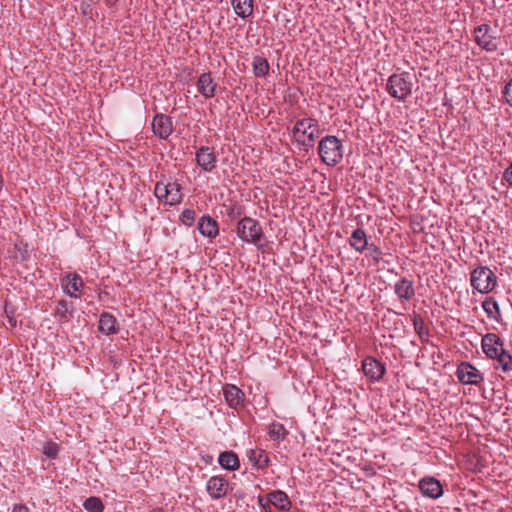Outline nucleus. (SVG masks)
Returning <instances> with one entry per match:
<instances>
[{
  "label": "nucleus",
  "mask_w": 512,
  "mask_h": 512,
  "mask_svg": "<svg viewBox=\"0 0 512 512\" xmlns=\"http://www.w3.org/2000/svg\"><path fill=\"white\" fill-rule=\"evenodd\" d=\"M415 76L409 72L394 73L386 83L387 93L399 102H405L413 91Z\"/></svg>",
  "instance_id": "obj_1"
},
{
  "label": "nucleus",
  "mask_w": 512,
  "mask_h": 512,
  "mask_svg": "<svg viewBox=\"0 0 512 512\" xmlns=\"http://www.w3.org/2000/svg\"><path fill=\"white\" fill-rule=\"evenodd\" d=\"M318 154L324 164L334 167L342 161L344 147L336 136L326 135L318 143Z\"/></svg>",
  "instance_id": "obj_2"
},
{
  "label": "nucleus",
  "mask_w": 512,
  "mask_h": 512,
  "mask_svg": "<svg viewBox=\"0 0 512 512\" xmlns=\"http://www.w3.org/2000/svg\"><path fill=\"white\" fill-rule=\"evenodd\" d=\"M235 232L242 241L252 243L258 248L261 247L264 232L258 220L248 216L241 218L237 222Z\"/></svg>",
  "instance_id": "obj_3"
},
{
  "label": "nucleus",
  "mask_w": 512,
  "mask_h": 512,
  "mask_svg": "<svg viewBox=\"0 0 512 512\" xmlns=\"http://www.w3.org/2000/svg\"><path fill=\"white\" fill-rule=\"evenodd\" d=\"M470 284L481 294L492 292L497 286V276L487 266H478L471 271Z\"/></svg>",
  "instance_id": "obj_4"
},
{
  "label": "nucleus",
  "mask_w": 512,
  "mask_h": 512,
  "mask_svg": "<svg viewBox=\"0 0 512 512\" xmlns=\"http://www.w3.org/2000/svg\"><path fill=\"white\" fill-rule=\"evenodd\" d=\"M491 28L488 24H481L475 27L473 37L475 43L486 52H495L498 49V38L491 35Z\"/></svg>",
  "instance_id": "obj_5"
},
{
  "label": "nucleus",
  "mask_w": 512,
  "mask_h": 512,
  "mask_svg": "<svg viewBox=\"0 0 512 512\" xmlns=\"http://www.w3.org/2000/svg\"><path fill=\"white\" fill-rule=\"evenodd\" d=\"M456 374L458 380L464 385H479L484 381V375L469 362H461Z\"/></svg>",
  "instance_id": "obj_6"
},
{
  "label": "nucleus",
  "mask_w": 512,
  "mask_h": 512,
  "mask_svg": "<svg viewBox=\"0 0 512 512\" xmlns=\"http://www.w3.org/2000/svg\"><path fill=\"white\" fill-rule=\"evenodd\" d=\"M206 492L212 500H221L228 495L230 486L222 475L210 477L206 482Z\"/></svg>",
  "instance_id": "obj_7"
},
{
  "label": "nucleus",
  "mask_w": 512,
  "mask_h": 512,
  "mask_svg": "<svg viewBox=\"0 0 512 512\" xmlns=\"http://www.w3.org/2000/svg\"><path fill=\"white\" fill-rule=\"evenodd\" d=\"M60 282L66 295L71 298L80 297L84 282L78 273H67L60 279Z\"/></svg>",
  "instance_id": "obj_8"
},
{
  "label": "nucleus",
  "mask_w": 512,
  "mask_h": 512,
  "mask_svg": "<svg viewBox=\"0 0 512 512\" xmlns=\"http://www.w3.org/2000/svg\"><path fill=\"white\" fill-rule=\"evenodd\" d=\"M195 156L196 163L202 170L211 172L216 167L217 157L213 148L202 146L196 151Z\"/></svg>",
  "instance_id": "obj_9"
},
{
  "label": "nucleus",
  "mask_w": 512,
  "mask_h": 512,
  "mask_svg": "<svg viewBox=\"0 0 512 512\" xmlns=\"http://www.w3.org/2000/svg\"><path fill=\"white\" fill-rule=\"evenodd\" d=\"M481 346L485 355L490 359H494L504 349L502 339L495 333L485 334L482 337Z\"/></svg>",
  "instance_id": "obj_10"
},
{
  "label": "nucleus",
  "mask_w": 512,
  "mask_h": 512,
  "mask_svg": "<svg viewBox=\"0 0 512 512\" xmlns=\"http://www.w3.org/2000/svg\"><path fill=\"white\" fill-rule=\"evenodd\" d=\"M318 126V121L314 118H303L297 120L292 129V135L296 143L304 144V136H306V134L313 128L317 130Z\"/></svg>",
  "instance_id": "obj_11"
},
{
  "label": "nucleus",
  "mask_w": 512,
  "mask_h": 512,
  "mask_svg": "<svg viewBox=\"0 0 512 512\" xmlns=\"http://www.w3.org/2000/svg\"><path fill=\"white\" fill-rule=\"evenodd\" d=\"M362 370L371 381H379L386 371L385 365L371 356L363 360Z\"/></svg>",
  "instance_id": "obj_12"
},
{
  "label": "nucleus",
  "mask_w": 512,
  "mask_h": 512,
  "mask_svg": "<svg viewBox=\"0 0 512 512\" xmlns=\"http://www.w3.org/2000/svg\"><path fill=\"white\" fill-rule=\"evenodd\" d=\"M152 130L160 139H167L173 132L171 118L164 114H156L152 121Z\"/></svg>",
  "instance_id": "obj_13"
},
{
  "label": "nucleus",
  "mask_w": 512,
  "mask_h": 512,
  "mask_svg": "<svg viewBox=\"0 0 512 512\" xmlns=\"http://www.w3.org/2000/svg\"><path fill=\"white\" fill-rule=\"evenodd\" d=\"M197 91L205 98L210 99L216 95L217 83L210 72L202 73L196 83Z\"/></svg>",
  "instance_id": "obj_14"
},
{
  "label": "nucleus",
  "mask_w": 512,
  "mask_h": 512,
  "mask_svg": "<svg viewBox=\"0 0 512 512\" xmlns=\"http://www.w3.org/2000/svg\"><path fill=\"white\" fill-rule=\"evenodd\" d=\"M422 494L431 499H437L443 495L441 483L434 477H425L419 482Z\"/></svg>",
  "instance_id": "obj_15"
},
{
  "label": "nucleus",
  "mask_w": 512,
  "mask_h": 512,
  "mask_svg": "<svg viewBox=\"0 0 512 512\" xmlns=\"http://www.w3.org/2000/svg\"><path fill=\"white\" fill-rule=\"evenodd\" d=\"M223 395L225 401L231 408L242 406L245 399L244 392L233 384H226L223 387Z\"/></svg>",
  "instance_id": "obj_16"
},
{
  "label": "nucleus",
  "mask_w": 512,
  "mask_h": 512,
  "mask_svg": "<svg viewBox=\"0 0 512 512\" xmlns=\"http://www.w3.org/2000/svg\"><path fill=\"white\" fill-rule=\"evenodd\" d=\"M198 230L206 238L214 239L219 234L218 222L209 215H203L198 220Z\"/></svg>",
  "instance_id": "obj_17"
},
{
  "label": "nucleus",
  "mask_w": 512,
  "mask_h": 512,
  "mask_svg": "<svg viewBox=\"0 0 512 512\" xmlns=\"http://www.w3.org/2000/svg\"><path fill=\"white\" fill-rule=\"evenodd\" d=\"M268 501L272 503L273 507L282 511L288 512L292 507V502L287 493L282 490H274L266 494Z\"/></svg>",
  "instance_id": "obj_18"
},
{
  "label": "nucleus",
  "mask_w": 512,
  "mask_h": 512,
  "mask_svg": "<svg viewBox=\"0 0 512 512\" xmlns=\"http://www.w3.org/2000/svg\"><path fill=\"white\" fill-rule=\"evenodd\" d=\"M348 243L358 253H363L369 244L368 236L363 228H356L352 231Z\"/></svg>",
  "instance_id": "obj_19"
},
{
  "label": "nucleus",
  "mask_w": 512,
  "mask_h": 512,
  "mask_svg": "<svg viewBox=\"0 0 512 512\" xmlns=\"http://www.w3.org/2000/svg\"><path fill=\"white\" fill-rule=\"evenodd\" d=\"M74 306L71 302L61 299L57 301L54 316L60 323H68L73 318Z\"/></svg>",
  "instance_id": "obj_20"
},
{
  "label": "nucleus",
  "mask_w": 512,
  "mask_h": 512,
  "mask_svg": "<svg viewBox=\"0 0 512 512\" xmlns=\"http://www.w3.org/2000/svg\"><path fill=\"white\" fill-rule=\"evenodd\" d=\"M394 292L401 300H410L415 295L414 284L407 278L399 279L394 286Z\"/></svg>",
  "instance_id": "obj_21"
},
{
  "label": "nucleus",
  "mask_w": 512,
  "mask_h": 512,
  "mask_svg": "<svg viewBox=\"0 0 512 512\" xmlns=\"http://www.w3.org/2000/svg\"><path fill=\"white\" fill-rule=\"evenodd\" d=\"M119 330L117 319L108 312H103L99 318V331L105 335L116 334Z\"/></svg>",
  "instance_id": "obj_22"
},
{
  "label": "nucleus",
  "mask_w": 512,
  "mask_h": 512,
  "mask_svg": "<svg viewBox=\"0 0 512 512\" xmlns=\"http://www.w3.org/2000/svg\"><path fill=\"white\" fill-rule=\"evenodd\" d=\"M219 465L229 471H236L240 467V461L237 454L233 451H224L219 454Z\"/></svg>",
  "instance_id": "obj_23"
},
{
  "label": "nucleus",
  "mask_w": 512,
  "mask_h": 512,
  "mask_svg": "<svg viewBox=\"0 0 512 512\" xmlns=\"http://www.w3.org/2000/svg\"><path fill=\"white\" fill-rule=\"evenodd\" d=\"M250 463L258 468H266L269 464V457L263 449H249L246 453Z\"/></svg>",
  "instance_id": "obj_24"
},
{
  "label": "nucleus",
  "mask_w": 512,
  "mask_h": 512,
  "mask_svg": "<svg viewBox=\"0 0 512 512\" xmlns=\"http://www.w3.org/2000/svg\"><path fill=\"white\" fill-rule=\"evenodd\" d=\"M231 4L236 15L242 19H247L253 13V0H231Z\"/></svg>",
  "instance_id": "obj_25"
},
{
  "label": "nucleus",
  "mask_w": 512,
  "mask_h": 512,
  "mask_svg": "<svg viewBox=\"0 0 512 512\" xmlns=\"http://www.w3.org/2000/svg\"><path fill=\"white\" fill-rule=\"evenodd\" d=\"M168 201L167 205L174 206L182 202V187L177 181L167 183Z\"/></svg>",
  "instance_id": "obj_26"
},
{
  "label": "nucleus",
  "mask_w": 512,
  "mask_h": 512,
  "mask_svg": "<svg viewBox=\"0 0 512 512\" xmlns=\"http://www.w3.org/2000/svg\"><path fill=\"white\" fill-rule=\"evenodd\" d=\"M482 308L489 318H492V319L498 321L499 318L501 317L499 304L492 297L487 298L483 301Z\"/></svg>",
  "instance_id": "obj_27"
},
{
  "label": "nucleus",
  "mask_w": 512,
  "mask_h": 512,
  "mask_svg": "<svg viewBox=\"0 0 512 512\" xmlns=\"http://www.w3.org/2000/svg\"><path fill=\"white\" fill-rule=\"evenodd\" d=\"M253 72L256 77H265L269 71V63L262 56H255L252 61Z\"/></svg>",
  "instance_id": "obj_28"
},
{
  "label": "nucleus",
  "mask_w": 512,
  "mask_h": 512,
  "mask_svg": "<svg viewBox=\"0 0 512 512\" xmlns=\"http://www.w3.org/2000/svg\"><path fill=\"white\" fill-rule=\"evenodd\" d=\"M268 434L271 440L280 442L286 438L287 430L284 425L278 422H273L269 426Z\"/></svg>",
  "instance_id": "obj_29"
},
{
  "label": "nucleus",
  "mask_w": 512,
  "mask_h": 512,
  "mask_svg": "<svg viewBox=\"0 0 512 512\" xmlns=\"http://www.w3.org/2000/svg\"><path fill=\"white\" fill-rule=\"evenodd\" d=\"M494 360H497L503 372L512 371V355L507 350L502 349Z\"/></svg>",
  "instance_id": "obj_30"
},
{
  "label": "nucleus",
  "mask_w": 512,
  "mask_h": 512,
  "mask_svg": "<svg viewBox=\"0 0 512 512\" xmlns=\"http://www.w3.org/2000/svg\"><path fill=\"white\" fill-rule=\"evenodd\" d=\"M83 507L88 512H103L104 510L101 499L94 496L87 498L83 503Z\"/></svg>",
  "instance_id": "obj_31"
},
{
  "label": "nucleus",
  "mask_w": 512,
  "mask_h": 512,
  "mask_svg": "<svg viewBox=\"0 0 512 512\" xmlns=\"http://www.w3.org/2000/svg\"><path fill=\"white\" fill-rule=\"evenodd\" d=\"M413 326H414L415 332L418 334L420 339L423 340L429 336L428 328L425 325V322L421 317L415 316L413 318Z\"/></svg>",
  "instance_id": "obj_32"
},
{
  "label": "nucleus",
  "mask_w": 512,
  "mask_h": 512,
  "mask_svg": "<svg viewBox=\"0 0 512 512\" xmlns=\"http://www.w3.org/2000/svg\"><path fill=\"white\" fill-rule=\"evenodd\" d=\"M167 191V183L159 181L155 184L154 195L158 200L164 201L165 204H167L168 201Z\"/></svg>",
  "instance_id": "obj_33"
},
{
  "label": "nucleus",
  "mask_w": 512,
  "mask_h": 512,
  "mask_svg": "<svg viewBox=\"0 0 512 512\" xmlns=\"http://www.w3.org/2000/svg\"><path fill=\"white\" fill-rule=\"evenodd\" d=\"M15 307L11 305L8 301L5 302L4 313L7 319L8 324L11 328H15L17 326V320L15 318Z\"/></svg>",
  "instance_id": "obj_34"
},
{
  "label": "nucleus",
  "mask_w": 512,
  "mask_h": 512,
  "mask_svg": "<svg viewBox=\"0 0 512 512\" xmlns=\"http://www.w3.org/2000/svg\"><path fill=\"white\" fill-rule=\"evenodd\" d=\"M42 452L48 458L55 459L58 456L59 447L56 443L49 441L44 444Z\"/></svg>",
  "instance_id": "obj_35"
},
{
  "label": "nucleus",
  "mask_w": 512,
  "mask_h": 512,
  "mask_svg": "<svg viewBox=\"0 0 512 512\" xmlns=\"http://www.w3.org/2000/svg\"><path fill=\"white\" fill-rule=\"evenodd\" d=\"M196 213L192 209H184L180 215V221L187 227L194 224Z\"/></svg>",
  "instance_id": "obj_36"
},
{
  "label": "nucleus",
  "mask_w": 512,
  "mask_h": 512,
  "mask_svg": "<svg viewBox=\"0 0 512 512\" xmlns=\"http://www.w3.org/2000/svg\"><path fill=\"white\" fill-rule=\"evenodd\" d=\"M366 250L368 251V256L371 257L374 264H378L382 259V250L373 243H371Z\"/></svg>",
  "instance_id": "obj_37"
},
{
  "label": "nucleus",
  "mask_w": 512,
  "mask_h": 512,
  "mask_svg": "<svg viewBox=\"0 0 512 512\" xmlns=\"http://www.w3.org/2000/svg\"><path fill=\"white\" fill-rule=\"evenodd\" d=\"M318 134H319V126L317 127V130H315V128H313L312 130H310L306 136H304V141L305 143L304 144H299L300 146H303L306 148V150L310 147L313 146L315 140L317 139L318 137Z\"/></svg>",
  "instance_id": "obj_38"
},
{
  "label": "nucleus",
  "mask_w": 512,
  "mask_h": 512,
  "mask_svg": "<svg viewBox=\"0 0 512 512\" xmlns=\"http://www.w3.org/2000/svg\"><path fill=\"white\" fill-rule=\"evenodd\" d=\"M257 504L261 509V512H273L272 503L268 501V497L266 495H259L257 497Z\"/></svg>",
  "instance_id": "obj_39"
},
{
  "label": "nucleus",
  "mask_w": 512,
  "mask_h": 512,
  "mask_svg": "<svg viewBox=\"0 0 512 512\" xmlns=\"http://www.w3.org/2000/svg\"><path fill=\"white\" fill-rule=\"evenodd\" d=\"M505 102L512 107V78L505 84L503 89Z\"/></svg>",
  "instance_id": "obj_40"
},
{
  "label": "nucleus",
  "mask_w": 512,
  "mask_h": 512,
  "mask_svg": "<svg viewBox=\"0 0 512 512\" xmlns=\"http://www.w3.org/2000/svg\"><path fill=\"white\" fill-rule=\"evenodd\" d=\"M227 215L233 219L239 218L242 215L241 208L236 205H231L227 210Z\"/></svg>",
  "instance_id": "obj_41"
},
{
  "label": "nucleus",
  "mask_w": 512,
  "mask_h": 512,
  "mask_svg": "<svg viewBox=\"0 0 512 512\" xmlns=\"http://www.w3.org/2000/svg\"><path fill=\"white\" fill-rule=\"evenodd\" d=\"M502 178L509 186H512V163L505 169Z\"/></svg>",
  "instance_id": "obj_42"
},
{
  "label": "nucleus",
  "mask_w": 512,
  "mask_h": 512,
  "mask_svg": "<svg viewBox=\"0 0 512 512\" xmlns=\"http://www.w3.org/2000/svg\"><path fill=\"white\" fill-rule=\"evenodd\" d=\"M12 512H30V510L26 505L19 503L13 506Z\"/></svg>",
  "instance_id": "obj_43"
},
{
  "label": "nucleus",
  "mask_w": 512,
  "mask_h": 512,
  "mask_svg": "<svg viewBox=\"0 0 512 512\" xmlns=\"http://www.w3.org/2000/svg\"><path fill=\"white\" fill-rule=\"evenodd\" d=\"M116 1H117V0H105V3H106L107 5H110V6H111V5H113Z\"/></svg>",
  "instance_id": "obj_44"
},
{
  "label": "nucleus",
  "mask_w": 512,
  "mask_h": 512,
  "mask_svg": "<svg viewBox=\"0 0 512 512\" xmlns=\"http://www.w3.org/2000/svg\"><path fill=\"white\" fill-rule=\"evenodd\" d=\"M151 512H165V511L161 508H156V509H153Z\"/></svg>",
  "instance_id": "obj_45"
}]
</instances>
